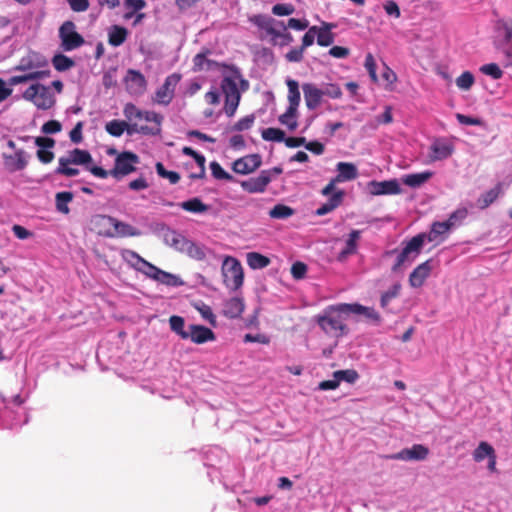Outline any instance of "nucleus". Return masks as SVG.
Segmentation results:
<instances>
[{"mask_svg": "<svg viewBox=\"0 0 512 512\" xmlns=\"http://www.w3.org/2000/svg\"><path fill=\"white\" fill-rule=\"evenodd\" d=\"M298 106L299 105L289 104L286 112L279 117L280 123L283 125H286L290 130H295L297 128V121L292 120V122H286L285 118H294L295 119L296 115H297Z\"/></svg>", "mask_w": 512, "mask_h": 512, "instance_id": "51", "label": "nucleus"}, {"mask_svg": "<svg viewBox=\"0 0 512 512\" xmlns=\"http://www.w3.org/2000/svg\"><path fill=\"white\" fill-rule=\"evenodd\" d=\"M429 455V449L422 444H414L410 448H404L397 453L386 455L389 460L423 461Z\"/></svg>", "mask_w": 512, "mask_h": 512, "instance_id": "8", "label": "nucleus"}, {"mask_svg": "<svg viewBox=\"0 0 512 512\" xmlns=\"http://www.w3.org/2000/svg\"><path fill=\"white\" fill-rule=\"evenodd\" d=\"M207 249L204 245L195 243L188 239L182 253H186L189 257L201 261L206 258Z\"/></svg>", "mask_w": 512, "mask_h": 512, "instance_id": "36", "label": "nucleus"}, {"mask_svg": "<svg viewBox=\"0 0 512 512\" xmlns=\"http://www.w3.org/2000/svg\"><path fill=\"white\" fill-rule=\"evenodd\" d=\"M294 213L293 209L283 204L275 205L269 212L271 218L274 219H286L292 216Z\"/></svg>", "mask_w": 512, "mask_h": 512, "instance_id": "53", "label": "nucleus"}, {"mask_svg": "<svg viewBox=\"0 0 512 512\" xmlns=\"http://www.w3.org/2000/svg\"><path fill=\"white\" fill-rule=\"evenodd\" d=\"M493 454H495L493 447L487 442H481L473 452V459L476 462H481Z\"/></svg>", "mask_w": 512, "mask_h": 512, "instance_id": "50", "label": "nucleus"}, {"mask_svg": "<svg viewBox=\"0 0 512 512\" xmlns=\"http://www.w3.org/2000/svg\"><path fill=\"white\" fill-rule=\"evenodd\" d=\"M75 24L72 21H66V51L73 50L84 43L83 37L74 31Z\"/></svg>", "mask_w": 512, "mask_h": 512, "instance_id": "33", "label": "nucleus"}, {"mask_svg": "<svg viewBox=\"0 0 512 512\" xmlns=\"http://www.w3.org/2000/svg\"><path fill=\"white\" fill-rule=\"evenodd\" d=\"M122 256L127 263H129L135 270L142 274H145L146 271L150 269L149 267L152 264L133 250H123Z\"/></svg>", "mask_w": 512, "mask_h": 512, "instance_id": "27", "label": "nucleus"}, {"mask_svg": "<svg viewBox=\"0 0 512 512\" xmlns=\"http://www.w3.org/2000/svg\"><path fill=\"white\" fill-rule=\"evenodd\" d=\"M123 115L129 122L134 120H145L146 122L153 123V126L161 127L164 116L160 113L150 110L139 109L133 103H127L123 109Z\"/></svg>", "mask_w": 512, "mask_h": 512, "instance_id": "7", "label": "nucleus"}, {"mask_svg": "<svg viewBox=\"0 0 512 512\" xmlns=\"http://www.w3.org/2000/svg\"><path fill=\"white\" fill-rule=\"evenodd\" d=\"M178 206L185 211L196 214L205 213L209 209V206L203 203L201 199L197 197L191 198L187 201H183L179 203Z\"/></svg>", "mask_w": 512, "mask_h": 512, "instance_id": "39", "label": "nucleus"}, {"mask_svg": "<svg viewBox=\"0 0 512 512\" xmlns=\"http://www.w3.org/2000/svg\"><path fill=\"white\" fill-rule=\"evenodd\" d=\"M210 169H211L213 177L216 179L227 180V181H230L233 179V177L228 172H226L221 167V165L216 161H213L210 163Z\"/></svg>", "mask_w": 512, "mask_h": 512, "instance_id": "57", "label": "nucleus"}, {"mask_svg": "<svg viewBox=\"0 0 512 512\" xmlns=\"http://www.w3.org/2000/svg\"><path fill=\"white\" fill-rule=\"evenodd\" d=\"M434 266L435 260L432 258L416 266L409 275V285L412 288L422 287L425 281L429 278Z\"/></svg>", "mask_w": 512, "mask_h": 512, "instance_id": "13", "label": "nucleus"}, {"mask_svg": "<svg viewBox=\"0 0 512 512\" xmlns=\"http://www.w3.org/2000/svg\"><path fill=\"white\" fill-rule=\"evenodd\" d=\"M512 42V19L502 18L495 23V46Z\"/></svg>", "mask_w": 512, "mask_h": 512, "instance_id": "19", "label": "nucleus"}, {"mask_svg": "<svg viewBox=\"0 0 512 512\" xmlns=\"http://www.w3.org/2000/svg\"><path fill=\"white\" fill-rule=\"evenodd\" d=\"M108 35H109V43L112 46L118 47L125 42V40L128 36V31L126 28H124L122 26L114 25L109 30Z\"/></svg>", "mask_w": 512, "mask_h": 512, "instance_id": "41", "label": "nucleus"}, {"mask_svg": "<svg viewBox=\"0 0 512 512\" xmlns=\"http://www.w3.org/2000/svg\"><path fill=\"white\" fill-rule=\"evenodd\" d=\"M453 229L447 223V221H435L431 224L428 233H419L418 236H423V244L425 242H444Z\"/></svg>", "mask_w": 512, "mask_h": 512, "instance_id": "14", "label": "nucleus"}, {"mask_svg": "<svg viewBox=\"0 0 512 512\" xmlns=\"http://www.w3.org/2000/svg\"><path fill=\"white\" fill-rule=\"evenodd\" d=\"M255 121V116L253 114L247 115L241 119H239L234 126L232 127L233 131H245L252 127Z\"/></svg>", "mask_w": 512, "mask_h": 512, "instance_id": "60", "label": "nucleus"}, {"mask_svg": "<svg viewBox=\"0 0 512 512\" xmlns=\"http://www.w3.org/2000/svg\"><path fill=\"white\" fill-rule=\"evenodd\" d=\"M402 249H392L385 252V256L396 255L394 264L391 267L393 273L401 272L410 266L421 254L424 247L423 236L415 235L408 241L402 242Z\"/></svg>", "mask_w": 512, "mask_h": 512, "instance_id": "2", "label": "nucleus"}, {"mask_svg": "<svg viewBox=\"0 0 512 512\" xmlns=\"http://www.w3.org/2000/svg\"><path fill=\"white\" fill-rule=\"evenodd\" d=\"M271 182V174L269 170H262L257 177L249 178L241 182V187L249 193H262L267 185Z\"/></svg>", "mask_w": 512, "mask_h": 512, "instance_id": "16", "label": "nucleus"}, {"mask_svg": "<svg viewBox=\"0 0 512 512\" xmlns=\"http://www.w3.org/2000/svg\"><path fill=\"white\" fill-rule=\"evenodd\" d=\"M369 192L372 195H397L402 192L397 179L376 181L372 180L368 183Z\"/></svg>", "mask_w": 512, "mask_h": 512, "instance_id": "15", "label": "nucleus"}, {"mask_svg": "<svg viewBox=\"0 0 512 512\" xmlns=\"http://www.w3.org/2000/svg\"><path fill=\"white\" fill-rule=\"evenodd\" d=\"M244 308L245 305L242 298L232 297L224 303L223 314L230 319H235L241 316Z\"/></svg>", "mask_w": 512, "mask_h": 512, "instance_id": "29", "label": "nucleus"}, {"mask_svg": "<svg viewBox=\"0 0 512 512\" xmlns=\"http://www.w3.org/2000/svg\"><path fill=\"white\" fill-rule=\"evenodd\" d=\"M454 150L455 147L451 140L447 138H436L430 146V161L445 160L453 154Z\"/></svg>", "mask_w": 512, "mask_h": 512, "instance_id": "12", "label": "nucleus"}, {"mask_svg": "<svg viewBox=\"0 0 512 512\" xmlns=\"http://www.w3.org/2000/svg\"><path fill=\"white\" fill-rule=\"evenodd\" d=\"M114 217L98 214L91 218L92 229L99 235L111 238Z\"/></svg>", "mask_w": 512, "mask_h": 512, "instance_id": "21", "label": "nucleus"}, {"mask_svg": "<svg viewBox=\"0 0 512 512\" xmlns=\"http://www.w3.org/2000/svg\"><path fill=\"white\" fill-rule=\"evenodd\" d=\"M344 315L346 314L340 311L339 304L329 306L324 314L318 317V325L327 335L339 338L348 333Z\"/></svg>", "mask_w": 512, "mask_h": 512, "instance_id": "3", "label": "nucleus"}, {"mask_svg": "<svg viewBox=\"0 0 512 512\" xmlns=\"http://www.w3.org/2000/svg\"><path fill=\"white\" fill-rule=\"evenodd\" d=\"M304 100L308 110L312 111L319 107L322 101L323 92L313 83H304L302 85Z\"/></svg>", "mask_w": 512, "mask_h": 512, "instance_id": "20", "label": "nucleus"}, {"mask_svg": "<svg viewBox=\"0 0 512 512\" xmlns=\"http://www.w3.org/2000/svg\"><path fill=\"white\" fill-rule=\"evenodd\" d=\"M317 32H319L318 26L309 27L308 31L302 37V45L301 47L305 50L307 47L313 45L315 41V37L317 36Z\"/></svg>", "mask_w": 512, "mask_h": 512, "instance_id": "63", "label": "nucleus"}, {"mask_svg": "<svg viewBox=\"0 0 512 512\" xmlns=\"http://www.w3.org/2000/svg\"><path fill=\"white\" fill-rule=\"evenodd\" d=\"M254 23L262 30H264L267 35L269 34L270 29H272L275 25L279 26L283 30L286 29L285 23L283 21H277L272 17L266 15H257L254 18Z\"/></svg>", "mask_w": 512, "mask_h": 512, "instance_id": "38", "label": "nucleus"}, {"mask_svg": "<svg viewBox=\"0 0 512 512\" xmlns=\"http://www.w3.org/2000/svg\"><path fill=\"white\" fill-rule=\"evenodd\" d=\"M261 136L265 141L283 142L286 139L283 130L273 127L263 129Z\"/></svg>", "mask_w": 512, "mask_h": 512, "instance_id": "49", "label": "nucleus"}, {"mask_svg": "<svg viewBox=\"0 0 512 512\" xmlns=\"http://www.w3.org/2000/svg\"><path fill=\"white\" fill-rule=\"evenodd\" d=\"M336 27L334 23L323 22L320 27H318L319 32H317V44L322 47H328L334 43L335 35L332 33V30Z\"/></svg>", "mask_w": 512, "mask_h": 512, "instance_id": "31", "label": "nucleus"}, {"mask_svg": "<svg viewBox=\"0 0 512 512\" xmlns=\"http://www.w3.org/2000/svg\"><path fill=\"white\" fill-rule=\"evenodd\" d=\"M140 162L139 156L130 151L120 153L115 159L114 168L110 171L116 179H120L134 171L136 165Z\"/></svg>", "mask_w": 512, "mask_h": 512, "instance_id": "6", "label": "nucleus"}, {"mask_svg": "<svg viewBox=\"0 0 512 512\" xmlns=\"http://www.w3.org/2000/svg\"><path fill=\"white\" fill-rule=\"evenodd\" d=\"M364 67L367 70L371 80L373 82L378 81V76L376 73V62L371 53H368L365 57Z\"/></svg>", "mask_w": 512, "mask_h": 512, "instance_id": "62", "label": "nucleus"}, {"mask_svg": "<svg viewBox=\"0 0 512 512\" xmlns=\"http://www.w3.org/2000/svg\"><path fill=\"white\" fill-rule=\"evenodd\" d=\"M283 30L279 26L275 25L269 31V36L271 37L270 41L273 45L286 46L293 42V36L291 33Z\"/></svg>", "mask_w": 512, "mask_h": 512, "instance_id": "34", "label": "nucleus"}, {"mask_svg": "<svg viewBox=\"0 0 512 512\" xmlns=\"http://www.w3.org/2000/svg\"><path fill=\"white\" fill-rule=\"evenodd\" d=\"M501 188L499 185L481 194L477 199V205L480 209L489 207L499 197Z\"/></svg>", "mask_w": 512, "mask_h": 512, "instance_id": "44", "label": "nucleus"}, {"mask_svg": "<svg viewBox=\"0 0 512 512\" xmlns=\"http://www.w3.org/2000/svg\"><path fill=\"white\" fill-rule=\"evenodd\" d=\"M295 7L290 3H278L272 7V13L276 16H288L293 14Z\"/></svg>", "mask_w": 512, "mask_h": 512, "instance_id": "61", "label": "nucleus"}, {"mask_svg": "<svg viewBox=\"0 0 512 512\" xmlns=\"http://www.w3.org/2000/svg\"><path fill=\"white\" fill-rule=\"evenodd\" d=\"M49 75H50V70H48V69L40 70V71L31 72V73H28L25 75L12 76L11 78H9L8 83L10 85H17V84L25 83V82H28L31 80L45 78V77H48Z\"/></svg>", "mask_w": 512, "mask_h": 512, "instance_id": "40", "label": "nucleus"}, {"mask_svg": "<svg viewBox=\"0 0 512 512\" xmlns=\"http://www.w3.org/2000/svg\"><path fill=\"white\" fill-rule=\"evenodd\" d=\"M26 100L32 101L37 107L47 109L52 104L48 89L41 84H32L23 93Z\"/></svg>", "mask_w": 512, "mask_h": 512, "instance_id": "9", "label": "nucleus"}, {"mask_svg": "<svg viewBox=\"0 0 512 512\" xmlns=\"http://www.w3.org/2000/svg\"><path fill=\"white\" fill-rule=\"evenodd\" d=\"M212 61L207 59L205 54L199 53L196 54L193 58V70L194 71H202L205 69H210Z\"/></svg>", "mask_w": 512, "mask_h": 512, "instance_id": "56", "label": "nucleus"}, {"mask_svg": "<svg viewBox=\"0 0 512 512\" xmlns=\"http://www.w3.org/2000/svg\"><path fill=\"white\" fill-rule=\"evenodd\" d=\"M286 84L288 86V101L289 104L299 105L301 100V95L299 91V84L296 80L288 78L286 80Z\"/></svg>", "mask_w": 512, "mask_h": 512, "instance_id": "48", "label": "nucleus"}, {"mask_svg": "<svg viewBox=\"0 0 512 512\" xmlns=\"http://www.w3.org/2000/svg\"><path fill=\"white\" fill-rule=\"evenodd\" d=\"M92 157L87 150L74 149L66 157V164L88 165Z\"/></svg>", "mask_w": 512, "mask_h": 512, "instance_id": "37", "label": "nucleus"}, {"mask_svg": "<svg viewBox=\"0 0 512 512\" xmlns=\"http://www.w3.org/2000/svg\"><path fill=\"white\" fill-rule=\"evenodd\" d=\"M339 309L345 314L361 315L375 325H379L382 320L380 314L373 307L363 306L359 303H340Z\"/></svg>", "mask_w": 512, "mask_h": 512, "instance_id": "10", "label": "nucleus"}, {"mask_svg": "<svg viewBox=\"0 0 512 512\" xmlns=\"http://www.w3.org/2000/svg\"><path fill=\"white\" fill-rule=\"evenodd\" d=\"M475 82L474 75L469 72L465 71L463 72L459 77L456 79V85L461 90H469Z\"/></svg>", "mask_w": 512, "mask_h": 512, "instance_id": "54", "label": "nucleus"}, {"mask_svg": "<svg viewBox=\"0 0 512 512\" xmlns=\"http://www.w3.org/2000/svg\"><path fill=\"white\" fill-rule=\"evenodd\" d=\"M170 328L173 332L178 334L182 339H188V329L185 330V321L183 317L173 315L169 319Z\"/></svg>", "mask_w": 512, "mask_h": 512, "instance_id": "47", "label": "nucleus"}, {"mask_svg": "<svg viewBox=\"0 0 512 512\" xmlns=\"http://www.w3.org/2000/svg\"><path fill=\"white\" fill-rule=\"evenodd\" d=\"M504 55V66L512 65V42L495 46Z\"/></svg>", "mask_w": 512, "mask_h": 512, "instance_id": "64", "label": "nucleus"}, {"mask_svg": "<svg viewBox=\"0 0 512 512\" xmlns=\"http://www.w3.org/2000/svg\"><path fill=\"white\" fill-rule=\"evenodd\" d=\"M480 71L483 74L490 76L494 80L501 79L503 76L502 70L496 63H489V64L482 65L480 67Z\"/></svg>", "mask_w": 512, "mask_h": 512, "instance_id": "55", "label": "nucleus"}, {"mask_svg": "<svg viewBox=\"0 0 512 512\" xmlns=\"http://www.w3.org/2000/svg\"><path fill=\"white\" fill-rule=\"evenodd\" d=\"M322 92L324 96L332 99H339L342 97V90L338 84L328 83L323 86Z\"/></svg>", "mask_w": 512, "mask_h": 512, "instance_id": "58", "label": "nucleus"}, {"mask_svg": "<svg viewBox=\"0 0 512 512\" xmlns=\"http://www.w3.org/2000/svg\"><path fill=\"white\" fill-rule=\"evenodd\" d=\"M196 309L204 320L208 321L213 327H216V316L210 306L202 303L201 305L196 306Z\"/></svg>", "mask_w": 512, "mask_h": 512, "instance_id": "59", "label": "nucleus"}, {"mask_svg": "<svg viewBox=\"0 0 512 512\" xmlns=\"http://www.w3.org/2000/svg\"><path fill=\"white\" fill-rule=\"evenodd\" d=\"M261 165V157L258 154H251L234 161L232 169L237 174H249Z\"/></svg>", "mask_w": 512, "mask_h": 512, "instance_id": "18", "label": "nucleus"}, {"mask_svg": "<svg viewBox=\"0 0 512 512\" xmlns=\"http://www.w3.org/2000/svg\"><path fill=\"white\" fill-rule=\"evenodd\" d=\"M126 87L131 95H142L147 87L145 76L137 70L129 69L125 77Z\"/></svg>", "mask_w": 512, "mask_h": 512, "instance_id": "17", "label": "nucleus"}, {"mask_svg": "<svg viewBox=\"0 0 512 512\" xmlns=\"http://www.w3.org/2000/svg\"><path fill=\"white\" fill-rule=\"evenodd\" d=\"M129 136L134 134H141L145 136H158L161 134V127L153 125H138L136 122H127V129H125Z\"/></svg>", "mask_w": 512, "mask_h": 512, "instance_id": "30", "label": "nucleus"}, {"mask_svg": "<svg viewBox=\"0 0 512 512\" xmlns=\"http://www.w3.org/2000/svg\"><path fill=\"white\" fill-rule=\"evenodd\" d=\"M247 264L251 269H263L270 264V259L258 252H249L246 255Z\"/></svg>", "mask_w": 512, "mask_h": 512, "instance_id": "43", "label": "nucleus"}, {"mask_svg": "<svg viewBox=\"0 0 512 512\" xmlns=\"http://www.w3.org/2000/svg\"><path fill=\"white\" fill-rule=\"evenodd\" d=\"M149 268L150 269H148L144 275L160 284L168 287H179L184 285V281L175 274L166 272L153 264H151Z\"/></svg>", "mask_w": 512, "mask_h": 512, "instance_id": "11", "label": "nucleus"}, {"mask_svg": "<svg viewBox=\"0 0 512 512\" xmlns=\"http://www.w3.org/2000/svg\"><path fill=\"white\" fill-rule=\"evenodd\" d=\"M336 169L338 174L335 179L338 182L351 181L358 176L357 167L353 163L339 162Z\"/></svg>", "mask_w": 512, "mask_h": 512, "instance_id": "32", "label": "nucleus"}, {"mask_svg": "<svg viewBox=\"0 0 512 512\" xmlns=\"http://www.w3.org/2000/svg\"><path fill=\"white\" fill-rule=\"evenodd\" d=\"M141 232L134 226L114 217L111 238L140 236Z\"/></svg>", "mask_w": 512, "mask_h": 512, "instance_id": "28", "label": "nucleus"}, {"mask_svg": "<svg viewBox=\"0 0 512 512\" xmlns=\"http://www.w3.org/2000/svg\"><path fill=\"white\" fill-rule=\"evenodd\" d=\"M35 144L39 147L37 150L38 159L44 164L50 163L54 154L49 149L55 145V141L50 137H37Z\"/></svg>", "mask_w": 512, "mask_h": 512, "instance_id": "24", "label": "nucleus"}, {"mask_svg": "<svg viewBox=\"0 0 512 512\" xmlns=\"http://www.w3.org/2000/svg\"><path fill=\"white\" fill-rule=\"evenodd\" d=\"M468 214V209L464 206H461L454 210L452 213H450L446 221L454 230L464 223L465 219L468 217Z\"/></svg>", "mask_w": 512, "mask_h": 512, "instance_id": "42", "label": "nucleus"}, {"mask_svg": "<svg viewBox=\"0 0 512 512\" xmlns=\"http://www.w3.org/2000/svg\"><path fill=\"white\" fill-rule=\"evenodd\" d=\"M4 165L10 172L23 170L27 165L26 153L23 150H17L12 155L4 154Z\"/></svg>", "mask_w": 512, "mask_h": 512, "instance_id": "25", "label": "nucleus"}, {"mask_svg": "<svg viewBox=\"0 0 512 512\" xmlns=\"http://www.w3.org/2000/svg\"><path fill=\"white\" fill-rule=\"evenodd\" d=\"M361 231L360 230H352L348 238L345 242V247L339 252L337 256V260L340 262L345 261L350 255H353L357 252L358 248V240L360 239Z\"/></svg>", "mask_w": 512, "mask_h": 512, "instance_id": "26", "label": "nucleus"}, {"mask_svg": "<svg viewBox=\"0 0 512 512\" xmlns=\"http://www.w3.org/2000/svg\"><path fill=\"white\" fill-rule=\"evenodd\" d=\"M181 78L182 76L179 73L168 75L164 83L156 90L153 101L156 104L168 106L174 98L175 89L181 81Z\"/></svg>", "mask_w": 512, "mask_h": 512, "instance_id": "5", "label": "nucleus"}, {"mask_svg": "<svg viewBox=\"0 0 512 512\" xmlns=\"http://www.w3.org/2000/svg\"><path fill=\"white\" fill-rule=\"evenodd\" d=\"M222 276L225 286L230 290H238L243 285L244 271L238 259L226 256L223 260Z\"/></svg>", "mask_w": 512, "mask_h": 512, "instance_id": "4", "label": "nucleus"}, {"mask_svg": "<svg viewBox=\"0 0 512 512\" xmlns=\"http://www.w3.org/2000/svg\"><path fill=\"white\" fill-rule=\"evenodd\" d=\"M127 129V122L124 120H111L106 123L105 130L113 137H120Z\"/></svg>", "mask_w": 512, "mask_h": 512, "instance_id": "46", "label": "nucleus"}, {"mask_svg": "<svg viewBox=\"0 0 512 512\" xmlns=\"http://www.w3.org/2000/svg\"><path fill=\"white\" fill-rule=\"evenodd\" d=\"M432 176L433 172L431 171L407 174L402 177V182L411 188H418L427 182Z\"/></svg>", "mask_w": 512, "mask_h": 512, "instance_id": "35", "label": "nucleus"}, {"mask_svg": "<svg viewBox=\"0 0 512 512\" xmlns=\"http://www.w3.org/2000/svg\"><path fill=\"white\" fill-rule=\"evenodd\" d=\"M161 229L164 231L163 238L164 242L173 247L175 250L179 252H183L185 245L187 244L188 239L182 235L181 233L170 229L169 227L161 224Z\"/></svg>", "mask_w": 512, "mask_h": 512, "instance_id": "23", "label": "nucleus"}, {"mask_svg": "<svg viewBox=\"0 0 512 512\" xmlns=\"http://www.w3.org/2000/svg\"><path fill=\"white\" fill-rule=\"evenodd\" d=\"M401 284L399 282L394 283L387 291L382 293L380 298V305L382 308H387L390 302L399 296L401 291Z\"/></svg>", "mask_w": 512, "mask_h": 512, "instance_id": "45", "label": "nucleus"}, {"mask_svg": "<svg viewBox=\"0 0 512 512\" xmlns=\"http://www.w3.org/2000/svg\"><path fill=\"white\" fill-rule=\"evenodd\" d=\"M333 377L337 378L338 382L354 383L359 378L358 372L354 369L338 370L333 373Z\"/></svg>", "mask_w": 512, "mask_h": 512, "instance_id": "52", "label": "nucleus"}, {"mask_svg": "<svg viewBox=\"0 0 512 512\" xmlns=\"http://www.w3.org/2000/svg\"><path fill=\"white\" fill-rule=\"evenodd\" d=\"M188 339L196 344H203L208 341H213L215 339L214 332L202 325H189L188 327Z\"/></svg>", "mask_w": 512, "mask_h": 512, "instance_id": "22", "label": "nucleus"}, {"mask_svg": "<svg viewBox=\"0 0 512 512\" xmlns=\"http://www.w3.org/2000/svg\"><path fill=\"white\" fill-rule=\"evenodd\" d=\"M220 88L225 96V113L228 117H232L239 106L241 92L249 88V82L242 77L238 69H233L223 76Z\"/></svg>", "mask_w": 512, "mask_h": 512, "instance_id": "1", "label": "nucleus"}]
</instances>
